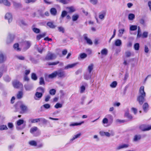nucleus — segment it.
I'll list each match as a JSON object with an SVG mask.
<instances>
[{
  "instance_id": "1",
  "label": "nucleus",
  "mask_w": 151,
  "mask_h": 151,
  "mask_svg": "<svg viewBox=\"0 0 151 151\" xmlns=\"http://www.w3.org/2000/svg\"><path fill=\"white\" fill-rule=\"evenodd\" d=\"M144 86H142L140 87L139 91V96L137 98V100L141 105H142L145 101V97L146 96V93L144 91Z\"/></svg>"
},
{
  "instance_id": "2",
  "label": "nucleus",
  "mask_w": 151,
  "mask_h": 151,
  "mask_svg": "<svg viewBox=\"0 0 151 151\" xmlns=\"http://www.w3.org/2000/svg\"><path fill=\"white\" fill-rule=\"evenodd\" d=\"M30 132L35 136H37L40 134V132L36 127H32L30 130Z\"/></svg>"
},
{
  "instance_id": "3",
  "label": "nucleus",
  "mask_w": 151,
  "mask_h": 151,
  "mask_svg": "<svg viewBox=\"0 0 151 151\" xmlns=\"http://www.w3.org/2000/svg\"><path fill=\"white\" fill-rule=\"evenodd\" d=\"M12 84L14 88H22L23 85L22 83H20L19 81L17 80L14 81L12 82Z\"/></svg>"
},
{
  "instance_id": "4",
  "label": "nucleus",
  "mask_w": 151,
  "mask_h": 151,
  "mask_svg": "<svg viewBox=\"0 0 151 151\" xmlns=\"http://www.w3.org/2000/svg\"><path fill=\"white\" fill-rule=\"evenodd\" d=\"M56 57V55L54 53H52L50 51L48 53L45 57V59L47 60H50L55 59Z\"/></svg>"
},
{
  "instance_id": "5",
  "label": "nucleus",
  "mask_w": 151,
  "mask_h": 151,
  "mask_svg": "<svg viewBox=\"0 0 151 151\" xmlns=\"http://www.w3.org/2000/svg\"><path fill=\"white\" fill-rule=\"evenodd\" d=\"M42 93L36 92L35 94L34 98L36 100H39L42 97Z\"/></svg>"
},
{
  "instance_id": "6",
  "label": "nucleus",
  "mask_w": 151,
  "mask_h": 151,
  "mask_svg": "<svg viewBox=\"0 0 151 151\" xmlns=\"http://www.w3.org/2000/svg\"><path fill=\"white\" fill-rule=\"evenodd\" d=\"M139 128L142 131H148L151 129V125L146 126L145 125H142L139 127Z\"/></svg>"
},
{
  "instance_id": "7",
  "label": "nucleus",
  "mask_w": 151,
  "mask_h": 151,
  "mask_svg": "<svg viewBox=\"0 0 151 151\" xmlns=\"http://www.w3.org/2000/svg\"><path fill=\"white\" fill-rule=\"evenodd\" d=\"M57 76L59 78L64 77L65 76V72L62 70H59L56 71Z\"/></svg>"
},
{
  "instance_id": "8",
  "label": "nucleus",
  "mask_w": 151,
  "mask_h": 151,
  "mask_svg": "<svg viewBox=\"0 0 151 151\" xmlns=\"http://www.w3.org/2000/svg\"><path fill=\"white\" fill-rule=\"evenodd\" d=\"M5 19L8 20L9 23L11 22L12 20V17L11 14L7 13L6 14L5 16Z\"/></svg>"
},
{
  "instance_id": "9",
  "label": "nucleus",
  "mask_w": 151,
  "mask_h": 151,
  "mask_svg": "<svg viewBox=\"0 0 151 151\" xmlns=\"http://www.w3.org/2000/svg\"><path fill=\"white\" fill-rule=\"evenodd\" d=\"M84 39L86 41L87 43L90 45H91L93 44V42L91 39L88 38V35L86 34H85L83 35Z\"/></svg>"
},
{
  "instance_id": "10",
  "label": "nucleus",
  "mask_w": 151,
  "mask_h": 151,
  "mask_svg": "<svg viewBox=\"0 0 151 151\" xmlns=\"http://www.w3.org/2000/svg\"><path fill=\"white\" fill-rule=\"evenodd\" d=\"M14 38V36L13 35L9 34L7 40V43H9L13 41Z\"/></svg>"
},
{
  "instance_id": "11",
  "label": "nucleus",
  "mask_w": 151,
  "mask_h": 151,
  "mask_svg": "<svg viewBox=\"0 0 151 151\" xmlns=\"http://www.w3.org/2000/svg\"><path fill=\"white\" fill-rule=\"evenodd\" d=\"M106 118H107L109 120V124L108 125L106 126H109L111 124H112L113 118V116L111 114H108L106 116Z\"/></svg>"
},
{
  "instance_id": "12",
  "label": "nucleus",
  "mask_w": 151,
  "mask_h": 151,
  "mask_svg": "<svg viewBox=\"0 0 151 151\" xmlns=\"http://www.w3.org/2000/svg\"><path fill=\"white\" fill-rule=\"evenodd\" d=\"M6 59V56L2 53H0V63L4 62Z\"/></svg>"
},
{
  "instance_id": "13",
  "label": "nucleus",
  "mask_w": 151,
  "mask_h": 151,
  "mask_svg": "<svg viewBox=\"0 0 151 151\" xmlns=\"http://www.w3.org/2000/svg\"><path fill=\"white\" fill-rule=\"evenodd\" d=\"M25 47L24 49L25 50H26L28 49L31 46V42L29 41H25L24 42Z\"/></svg>"
},
{
  "instance_id": "14",
  "label": "nucleus",
  "mask_w": 151,
  "mask_h": 151,
  "mask_svg": "<svg viewBox=\"0 0 151 151\" xmlns=\"http://www.w3.org/2000/svg\"><path fill=\"white\" fill-rule=\"evenodd\" d=\"M24 87L26 91H30L32 89L33 86L31 84H25Z\"/></svg>"
},
{
  "instance_id": "15",
  "label": "nucleus",
  "mask_w": 151,
  "mask_h": 151,
  "mask_svg": "<svg viewBox=\"0 0 151 151\" xmlns=\"http://www.w3.org/2000/svg\"><path fill=\"white\" fill-rule=\"evenodd\" d=\"M1 3L8 6H10L11 5L10 3L7 0H0V4Z\"/></svg>"
},
{
  "instance_id": "16",
  "label": "nucleus",
  "mask_w": 151,
  "mask_h": 151,
  "mask_svg": "<svg viewBox=\"0 0 151 151\" xmlns=\"http://www.w3.org/2000/svg\"><path fill=\"white\" fill-rule=\"evenodd\" d=\"M78 64V63H76L71 64H68L65 67L64 69H68L69 68H72L75 67Z\"/></svg>"
},
{
  "instance_id": "17",
  "label": "nucleus",
  "mask_w": 151,
  "mask_h": 151,
  "mask_svg": "<svg viewBox=\"0 0 151 151\" xmlns=\"http://www.w3.org/2000/svg\"><path fill=\"white\" fill-rule=\"evenodd\" d=\"M129 146V145L127 144H124L122 145H119L118 147H117L116 149V150H119L121 149L124 148H126L128 147Z\"/></svg>"
},
{
  "instance_id": "18",
  "label": "nucleus",
  "mask_w": 151,
  "mask_h": 151,
  "mask_svg": "<svg viewBox=\"0 0 151 151\" xmlns=\"http://www.w3.org/2000/svg\"><path fill=\"white\" fill-rule=\"evenodd\" d=\"M35 27V25H33L32 26V29L33 31L34 32H35L36 34H38V33H40V29L38 28Z\"/></svg>"
},
{
  "instance_id": "19",
  "label": "nucleus",
  "mask_w": 151,
  "mask_h": 151,
  "mask_svg": "<svg viewBox=\"0 0 151 151\" xmlns=\"http://www.w3.org/2000/svg\"><path fill=\"white\" fill-rule=\"evenodd\" d=\"M114 44L116 46H120L122 45V41L121 40L117 39L115 40Z\"/></svg>"
},
{
  "instance_id": "20",
  "label": "nucleus",
  "mask_w": 151,
  "mask_h": 151,
  "mask_svg": "<svg viewBox=\"0 0 151 151\" xmlns=\"http://www.w3.org/2000/svg\"><path fill=\"white\" fill-rule=\"evenodd\" d=\"M142 107L144 111L146 112L148 111L149 108L148 104L147 103H145L143 105Z\"/></svg>"
},
{
  "instance_id": "21",
  "label": "nucleus",
  "mask_w": 151,
  "mask_h": 151,
  "mask_svg": "<svg viewBox=\"0 0 151 151\" xmlns=\"http://www.w3.org/2000/svg\"><path fill=\"white\" fill-rule=\"evenodd\" d=\"M141 138V135L139 134L135 135L134 137V138L133 139V141L134 142H136L140 140Z\"/></svg>"
},
{
  "instance_id": "22",
  "label": "nucleus",
  "mask_w": 151,
  "mask_h": 151,
  "mask_svg": "<svg viewBox=\"0 0 151 151\" xmlns=\"http://www.w3.org/2000/svg\"><path fill=\"white\" fill-rule=\"evenodd\" d=\"M81 133H79L76 135H74L72 137V138L70 140V142H72L73 141L76 139L79 138L81 135Z\"/></svg>"
},
{
  "instance_id": "23",
  "label": "nucleus",
  "mask_w": 151,
  "mask_h": 151,
  "mask_svg": "<svg viewBox=\"0 0 151 151\" xmlns=\"http://www.w3.org/2000/svg\"><path fill=\"white\" fill-rule=\"evenodd\" d=\"M13 5L15 8H18L21 6V4L19 3H17L15 1H13Z\"/></svg>"
},
{
  "instance_id": "24",
  "label": "nucleus",
  "mask_w": 151,
  "mask_h": 151,
  "mask_svg": "<svg viewBox=\"0 0 151 151\" xmlns=\"http://www.w3.org/2000/svg\"><path fill=\"white\" fill-rule=\"evenodd\" d=\"M23 95V93L22 91H19L17 94V97L18 99H20L22 97Z\"/></svg>"
},
{
  "instance_id": "25",
  "label": "nucleus",
  "mask_w": 151,
  "mask_h": 151,
  "mask_svg": "<svg viewBox=\"0 0 151 151\" xmlns=\"http://www.w3.org/2000/svg\"><path fill=\"white\" fill-rule=\"evenodd\" d=\"M57 12V10L55 8H52L50 10V13L53 16H55Z\"/></svg>"
},
{
  "instance_id": "26",
  "label": "nucleus",
  "mask_w": 151,
  "mask_h": 151,
  "mask_svg": "<svg viewBox=\"0 0 151 151\" xmlns=\"http://www.w3.org/2000/svg\"><path fill=\"white\" fill-rule=\"evenodd\" d=\"M57 76V74L56 71L54 72L53 73L49 74L48 75V77L50 78H53Z\"/></svg>"
},
{
  "instance_id": "27",
  "label": "nucleus",
  "mask_w": 151,
  "mask_h": 151,
  "mask_svg": "<svg viewBox=\"0 0 151 151\" xmlns=\"http://www.w3.org/2000/svg\"><path fill=\"white\" fill-rule=\"evenodd\" d=\"M20 108L24 112L26 111L27 110V106L24 104H21L20 106Z\"/></svg>"
},
{
  "instance_id": "28",
  "label": "nucleus",
  "mask_w": 151,
  "mask_h": 151,
  "mask_svg": "<svg viewBox=\"0 0 151 151\" xmlns=\"http://www.w3.org/2000/svg\"><path fill=\"white\" fill-rule=\"evenodd\" d=\"M47 25L50 28L52 29L55 28L56 27V26L53 24V23L51 22H49L47 23Z\"/></svg>"
},
{
  "instance_id": "29",
  "label": "nucleus",
  "mask_w": 151,
  "mask_h": 151,
  "mask_svg": "<svg viewBox=\"0 0 151 151\" xmlns=\"http://www.w3.org/2000/svg\"><path fill=\"white\" fill-rule=\"evenodd\" d=\"M28 144L30 145L33 146H37V143L34 140H31L28 142Z\"/></svg>"
},
{
  "instance_id": "30",
  "label": "nucleus",
  "mask_w": 151,
  "mask_h": 151,
  "mask_svg": "<svg viewBox=\"0 0 151 151\" xmlns=\"http://www.w3.org/2000/svg\"><path fill=\"white\" fill-rule=\"evenodd\" d=\"M37 92H41L43 94L45 91V88L42 87H39L37 88Z\"/></svg>"
},
{
  "instance_id": "31",
  "label": "nucleus",
  "mask_w": 151,
  "mask_h": 151,
  "mask_svg": "<svg viewBox=\"0 0 151 151\" xmlns=\"http://www.w3.org/2000/svg\"><path fill=\"white\" fill-rule=\"evenodd\" d=\"M66 9L68 10L69 13H72L76 11L75 8L73 6L67 7Z\"/></svg>"
},
{
  "instance_id": "32",
  "label": "nucleus",
  "mask_w": 151,
  "mask_h": 151,
  "mask_svg": "<svg viewBox=\"0 0 151 151\" xmlns=\"http://www.w3.org/2000/svg\"><path fill=\"white\" fill-rule=\"evenodd\" d=\"M84 123V122L83 121L80 123H74L70 124L69 126H70L74 127L76 126L81 125L82 124Z\"/></svg>"
},
{
  "instance_id": "33",
  "label": "nucleus",
  "mask_w": 151,
  "mask_h": 151,
  "mask_svg": "<svg viewBox=\"0 0 151 151\" xmlns=\"http://www.w3.org/2000/svg\"><path fill=\"white\" fill-rule=\"evenodd\" d=\"M4 80L6 82H8L10 81L11 78L8 75L5 76L3 77Z\"/></svg>"
},
{
  "instance_id": "34",
  "label": "nucleus",
  "mask_w": 151,
  "mask_h": 151,
  "mask_svg": "<svg viewBox=\"0 0 151 151\" xmlns=\"http://www.w3.org/2000/svg\"><path fill=\"white\" fill-rule=\"evenodd\" d=\"M125 31V29H121L119 30V33L118 34V36L121 37L122 36L124 32Z\"/></svg>"
},
{
  "instance_id": "35",
  "label": "nucleus",
  "mask_w": 151,
  "mask_h": 151,
  "mask_svg": "<svg viewBox=\"0 0 151 151\" xmlns=\"http://www.w3.org/2000/svg\"><path fill=\"white\" fill-rule=\"evenodd\" d=\"M101 53L102 55H106L108 53V50L104 48L101 50Z\"/></svg>"
},
{
  "instance_id": "36",
  "label": "nucleus",
  "mask_w": 151,
  "mask_h": 151,
  "mask_svg": "<svg viewBox=\"0 0 151 151\" xmlns=\"http://www.w3.org/2000/svg\"><path fill=\"white\" fill-rule=\"evenodd\" d=\"M6 70V68L4 65H1L0 67V72L4 73Z\"/></svg>"
},
{
  "instance_id": "37",
  "label": "nucleus",
  "mask_w": 151,
  "mask_h": 151,
  "mask_svg": "<svg viewBox=\"0 0 151 151\" xmlns=\"http://www.w3.org/2000/svg\"><path fill=\"white\" fill-rule=\"evenodd\" d=\"M36 48L37 50L40 53H42L43 51L44 50V48L43 47H42L41 46H40V47L37 46L36 47Z\"/></svg>"
},
{
  "instance_id": "38",
  "label": "nucleus",
  "mask_w": 151,
  "mask_h": 151,
  "mask_svg": "<svg viewBox=\"0 0 151 151\" xmlns=\"http://www.w3.org/2000/svg\"><path fill=\"white\" fill-rule=\"evenodd\" d=\"M79 17V16L78 14H75L72 16V19L73 21H76Z\"/></svg>"
},
{
  "instance_id": "39",
  "label": "nucleus",
  "mask_w": 151,
  "mask_h": 151,
  "mask_svg": "<svg viewBox=\"0 0 151 151\" xmlns=\"http://www.w3.org/2000/svg\"><path fill=\"white\" fill-rule=\"evenodd\" d=\"M93 64H91L89 65L88 68V70L89 73H90L93 69Z\"/></svg>"
},
{
  "instance_id": "40",
  "label": "nucleus",
  "mask_w": 151,
  "mask_h": 151,
  "mask_svg": "<svg viewBox=\"0 0 151 151\" xmlns=\"http://www.w3.org/2000/svg\"><path fill=\"white\" fill-rule=\"evenodd\" d=\"M19 45L18 43L15 44L13 46V47L15 50L17 51H20L21 49L19 47Z\"/></svg>"
},
{
  "instance_id": "41",
  "label": "nucleus",
  "mask_w": 151,
  "mask_h": 151,
  "mask_svg": "<svg viewBox=\"0 0 151 151\" xmlns=\"http://www.w3.org/2000/svg\"><path fill=\"white\" fill-rule=\"evenodd\" d=\"M50 107V105L49 104H45L41 106V108L42 109L43 108L45 109H49Z\"/></svg>"
},
{
  "instance_id": "42",
  "label": "nucleus",
  "mask_w": 151,
  "mask_h": 151,
  "mask_svg": "<svg viewBox=\"0 0 151 151\" xmlns=\"http://www.w3.org/2000/svg\"><path fill=\"white\" fill-rule=\"evenodd\" d=\"M135 18V15L133 14H129L128 15V19L129 20H132Z\"/></svg>"
},
{
  "instance_id": "43",
  "label": "nucleus",
  "mask_w": 151,
  "mask_h": 151,
  "mask_svg": "<svg viewBox=\"0 0 151 151\" xmlns=\"http://www.w3.org/2000/svg\"><path fill=\"white\" fill-rule=\"evenodd\" d=\"M137 29V25H132L130 26L129 29L131 31H135Z\"/></svg>"
},
{
  "instance_id": "44",
  "label": "nucleus",
  "mask_w": 151,
  "mask_h": 151,
  "mask_svg": "<svg viewBox=\"0 0 151 151\" xmlns=\"http://www.w3.org/2000/svg\"><path fill=\"white\" fill-rule=\"evenodd\" d=\"M102 123L103 124H108V125L109 124V120L108 119L106 118H104L102 120Z\"/></svg>"
},
{
  "instance_id": "45",
  "label": "nucleus",
  "mask_w": 151,
  "mask_h": 151,
  "mask_svg": "<svg viewBox=\"0 0 151 151\" xmlns=\"http://www.w3.org/2000/svg\"><path fill=\"white\" fill-rule=\"evenodd\" d=\"M32 123H37L40 121V119L39 118L31 119L29 120Z\"/></svg>"
},
{
  "instance_id": "46",
  "label": "nucleus",
  "mask_w": 151,
  "mask_h": 151,
  "mask_svg": "<svg viewBox=\"0 0 151 151\" xmlns=\"http://www.w3.org/2000/svg\"><path fill=\"white\" fill-rule=\"evenodd\" d=\"M39 84L40 85H44L45 84L44 78L43 77H40V79Z\"/></svg>"
},
{
  "instance_id": "47",
  "label": "nucleus",
  "mask_w": 151,
  "mask_h": 151,
  "mask_svg": "<svg viewBox=\"0 0 151 151\" xmlns=\"http://www.w3.org/2000/svg\"><path fill=\"white\" fill-rule=\"evenodd\" d=\"M142 36L141 30L140 27H138L137 31V38H140Z\"/></svg>"
},
{
  "instance_id": "48",
  "label": "nucleus",
  "mask_w": 151,
  "mask_h": 151,
  "mask_svg": "<svg viewBox=\"0 0 151 151\" xmlns=\"http://www.w3.org/2000/svg\"><path fill=\"white\" fill-rule=\"evenodd\" d=\"M8 129V128L6 125H3L0 126V130H3Z\"/></svg>"
},
{
  "instance_id": "49",
  "label": "nucleus",
  "mask_w": 151,
  "mask_h": 151,
  "mask_svg": "<svg viewBox=\"0 0 151 151\" xmlns=\"http://www.w3.org/2000/svg\"><path fill=\"white\" fill-rule=\"evenodd\" d=\"M117 84V83L116 81H113L110 85V86L111 88H114L116 87Z\"/></svg>"
},
{
  "instance_id": "50",
  "label": "nucleus",
  "mask_w": 151,
  "mask_h": 151,
  "mask_svg": "<svg viewBox=\"0 0 151 151\" xmlns=\"http://www.w3.org/2000/svg\"><path fill=\"white\" fill-rule=\"evenodd\" d=\"M24 122V121L23 119H19L17 122V124L18 126H19L22 124Z\"/></svg>"
},
{
  "instance_id": "51",
  "label": "nucleus",
  "mask_w": 151,
  "mask_h": 151,
  "mask_svg": "<svg viewBox=\"0 0 151 151\" xmlns=\"http://www.w3.org/2000/svg\"><path fill=\"white\" fill-rule=\"evenodd\" d=\"M19 24L21 25L26 26L27 25V23L24 21L23 20H21L19 22Z\"/></svg>"
},
{
  "instance_id": "52",
  "label": "nucleus",
  "mask_w": 151,
  "mask_h": 151,
  "mask_svg": "<svg viewBox=\"0 0 151 151\" xmlns=\"http://www.w3.org/2000/svg\"><path fill=\"white\" fill-rule=\"evenodd\" d=\"M91 77V75L90 74V73H89V74H86L84 76V78L87 80H88L90 79Z\"/></svg>"
},
{
  "instance_id": "53",
  "label": "nucleus",
  "mask_w": 151,
  "mask_h": 151,
  "mask_svg": "<svg viewBox=\"0 0 151 151\" xmlns=\"http://www.w3.org/2000/svg\"><path fill=\"white\" fill-rule=\"evenodd\" d=\"M31 78L33 80L35 81L37 80V77L36 74L34 73H32L31 75Z\"/></svg>"
},
{
  "instance_id": "54",
  "label": "nucleus",
  "mask_w": 151,
  "mask_h": 151,
  "mask_svg": "<svg viewBox=\"0 0 151 151\" xmlns=\"http://www.w3.org/2000/svg\"><path fill=\"white\" fill-rule=\"evenodd\" d=\"M86 89V88L85 86L82 85L80 87V93H83L84 91H85Z\"/></svg>"
},
{
  "instance_id": "55",
  "label": "nucleus",
  "mask_w": 151,
  "mask_h": 151,
  "mask_svg": "<svg viewBox=\"0 0 151 151\" xmlns=\"http://www.w3.org/2000/svg\"><path fill=\"white\" fill-rule=\"evenodd\" d=\"M105 16V13L100 14L99 15V18L101 19H103L104 18Z\"/></svg>"
},
{
  "instance_id": "56",
  "label": "nucleus",
  "mask_w": 151,
  "mask_h": 151,
  "mask_svg": "<svg viewBox=\"0 0 151 151\" xmlns=\"http://www.w3.org/2000/svg\"><path fill=\"white\" fill-rule=\"evenodd\" d=\"M139 44L138 43H136L134 45V49L135 50H138L139 48Z\"/></svg>"
},
{
  "instance_id": "57",
  "label": "nucleus",
  "mask_w": 151,
  "mask_h": 151,
  "mask_svg": "<svg viewBox=\"0 0 151 151\" xmlns=\"http://www.w3.org/2000/svg\"><path fill=\"white\" fill-rule=\"evenodd\" d=\"M56 1L62 3L63 4H66L68 3V2L66 0H56Z\"/></svg>"
},
{
  "instance_id": "58",
  "label": "nucleus",
  "mask_w": 151,
  "mask_h": 151,
  "mask_svg": "<svg viewBox=\"0 0 151 151\" xmlns=\"http://www.w3.org/2000/svg\"><path fill=\"white\" fill-rule=\"evenodd\" d=\"M37 0H24L25 3L28 4L29 3H34Z\"/></svg>"
},
{
  "instance_id": "59",
  "label": "nucleus",
  "mask_w": 151,
  "mask_h": 151,
  "mask_svg": "<svg viewBox=\"0 0 151 151\" xmlns=\"http://www.w3.org/2000/svg\"><path fill=\"white\" fill-rule=\"evenodd\" d=\"M56 93V90L54 89H51L49 91V93L51 95H54Z\"/></svg>"
},
{
  "instance_id": "60",
  "label": "nucleus",
  "mask_w": 151,
  "mask_h": 151,
  "mask_svg": "<svg viewBox=\"0 0 151 151\" xmlns=\"http://www.w3.org/2000/svg\"><path fill=\"white\" fill-rule=\"evenodd\" d=\"M89 1L91 3L94 5H96L98 2V0H89Z\"/></svg>"
},
{
  "instance_id": "61",
  "label": "nucleus",
  "mask_w": 151,
  "mask_h": 151,
  "mask_svg": "<svg viewBox=\"0 0 151 151\" xmlns=\"http://www.w3.org/2000/svg\"><path fill=\"white\" fill-rule=\"evenodd\" d=\"M87 56V54L85 53H82L80 54V56L81 58L84 59Z\"/></svg>"
},
{
  "instance_id": "62",
  "label": "nucleus",
  "mask_w": 151,
  "mask_h": 151,
  "mask_svg": "<svg viewBox=\"0 0 151 151\" xmlns=\"http://www.w3.org/2000/svg\"><path fill=\"white\" fill-rule=\"evenodd\" d=\"M67 13L66 11H63L62 12V14L61 15V17L62 18H63L67 15Z\"/></svg>"
},
{
  "instance_id": "63",
  "label": "nucleus",
  "mask_w": 151,
  "mask_h": 151,
  "mask_svg": "<svg viewBox=\"0 0 151 151\" xmlns=\"http://www.w3.org/2000/svg\"><path fill=\"white\" fill-rule=\"evenodd\" d=\"M58 31L60 32H62V33H64L65 32L64 29L62 27H58Z\"/></svg>"
},
{
  "instance_id": "64",
  "label": "nucleus",
  "mask_w": 151,
  "mask_h": 151,
  "mask_svg": "<svg viewBox=\"0 0 151 151\" xmlns=\"http://www.w3.org/2000/svg\"><path fill=\"white\" fill-rule=\"evenodd\" d=\"M62 104L60 103H57L54 106V107L56 109L60 108L62 107Z\"/></svg>"
}]
</instances>
